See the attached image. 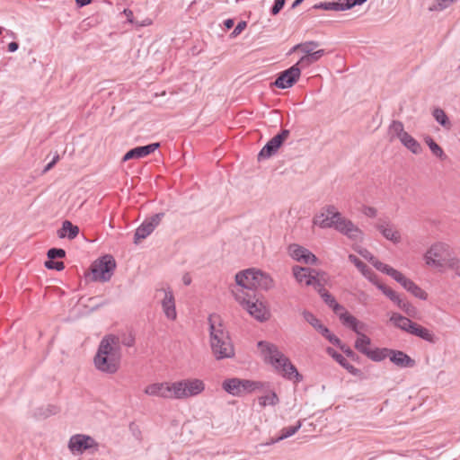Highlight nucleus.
Listing matches in <instances>:
<instances>
[{"instance_id":"f257e3e1","label":"nucleus","mask_w":460,"mask_h":460,"mask_svg":"<svg viewBox=\"0 0 460 460\" xmlns=\"http://www.w3.org/2000/svg\"><path fill=\"white\" fill-rule=\"evenodd\" d=\"M121 358L119 338L110 334L102 339L93 363L99 371L105 374H115L120 367Z\"/></svg>"},{"instance_id":"f03ea898","label":"nucleus","mask_w":460,"mask_h":460,"mask_svg":"<svg viewBox=\"0 0 460 460\" xmlns=\"http://www.w3.org/2000/svg\"><path fill=\"white\" fill-rule=\"evenodd\" d=\"M261 356L266 363L272 367L285 379L298 384L303 381V376L298 372L290 359L282 353L277 345L261 341L257 344Z\"/></svg>"},{"instance_id":"7ed1b4c3","label":"nucleus","mask_w":460,"mask_h":460,"mask_svg":"<svg viewBox=\"0 0 460 460\" xmlns=\"http://www.w3.org/2000/svg\"><path fill=\"white\" fill-rule=\"evenodd\" d=\"M208 323L210 346L215 358L218 360L233 358L234 356V345L219 316L210 315Z\"/></svg>"},{"instance_id":"20e7f679","label":"nucleus","mask_w":460,"mask_h":460,"mask_svg":"<svg viewBox=\"0 0 460 460\" xmlns=\"http://www.w3.org/2000/svg\"><path fill=\"white\" fill-rule=\"evenodd\" d=\"M426 264L436 268H453L456 259L449 245L443 243H437L430 246L424 255Z\"/></svg>"},{"instance_id":"39448f33","label":"nucleus","mask_w":460,"mask_h":460,"mask_svg":"<svg viewBox=\"0 0 460 460\" xmlns=\"http://www.w3.org/2000/svg\"><path fill=\"white\" fill-rule=\"evenodd\" d=\"M172 388L174 399L183 400L201 394L205 390V384L200 379L189 378L172 382Z\"/></svg>"},{"instance_id":"423d86ee","label":"nucleus","mask_w":460,"mask_h":460,"mask_svg":"<svg viewBox=\"0 0 460 460\" xmlns=\"http://www.w3.org/2000/svg\"><path fill=\"white\" fill-rule=\"evenodd\" d=\"M116 268L115 259L111 255H104L94 261L92 266V272L95 280L102 282L109 281Z\"/></svg>"},{"instance_id":"0eeeda50","label":"nucleus","mask_w":460,"mask_h":460,"mask_svg":"<svg viewBox=\"0 0 460 460\" xmlns=\"http://www.w3.org/2000/svg\"><path fill=\"white\" fill-rule=\"evenodd\" d=\"M290 132L288 129H282L274 136L258 154V161L265 160L275 155L283 142L288 137Z\"/></svg>"},{"instance_id":"6e6552de","label":"nucleus","mask_w":460,"mask_h":460,"mask_svg":"<svg viewBox=\"0 0 460 460\" xmlns=\"http://www.w3.org/2000/svg\"><path fill=\"white\" fill-rule=\"evenodd\" d=\"M334 217L336 219V224L334 228L346 235L351 240H358L362 238V231L350 220L346 219L341 216V214H334Z\"/></svg>"},{"instance_id":"1a4fd4ad","label":"nucleus","mask_w":460,"mask_h":460,"mask_svg":"<svg viewBox=\"0 0 460 460\" xmlns=\"http://www.w3.org/2000/svg\"><path fill=\"white\" fill-rule=\"evenodd\" d=\"M300 75V67L296 66L295 64L291 67L279 73L273 84L280 89L290 88L297 82Z\"/></svg>"},{"instance_id":"9d476101","label":"nucleus","mask_w":460,"mask_h":460,"mask_svg":"<svg viewBox=\"0 0 460 460\" xmlns=\"http://www.w3.org/2000/svg\"><path fill=\"white\" fill-rule=\"evenodd\" d=\"M164 213H157L146 219L136 230L134 243H137L140 240L146 238L155 227L160 224L164 217Z\"/></svg>"},{"instance_id":"9b49d317","label":"nucleus","mask_w":460,"mask_h":460,"mask_svg":"<svg viewBox=\"0 0 460 460\" xmlns=\"http://www.w3.org/2000/svg\"><path fill=\"white\" fill-rule=\"evenodd\" d=\"M160 293L164 294V297L161 301L162 308L166 318L174 321L177 317L175 299L171 288H158L156 289V296Z\"/></svg>"},{"instance_id":"f8f14e48","label":"nucleus","mask_w":460,"mask_h":460,"mask_svg":"<svg viewBox=\"0 0 460 460\" xmlns=\"http://www.w3.org/2000/svg\"><path fill=\"white\" fill-rule=\"evenodd\" d=\"M334 214L336 215L341 213L337 211L334 206H327L323 208L320 214L314 217L313 223L323 229L334 227L336 224L335 221L337 219L334 217Z\"/></svg>"},{"instance_id":"ddd939ff","label":"nucleus","mask_w":460,"mask_h":460,"mask_svg":"<svg viewBox=\"0 0 460 460\" xmlns=\"http://www.w3.org/2000/svg\"><path fill=\"white\" fill-rule=\"evenodd\" d=\"M96 446L97 443L92 437L83 434L73 435L68 442V448L73 453H83Z\"/></svg>"},{"instance_id":"4468645a","label":"nucleus","mask_w":460,"mask_h":460,"mask_svg":"<svg viewBox=\"0 0 460 460\" xmlns=\"http://www.w3.org/2000/svg\"><path fill=\"white\" fill-rule=\"evenodd\" d=\"M172 386V383L169 382L154 383L146 386L144 393L149 396L174 399Z\"/></svg>"},{"instance_id":"2eb2a0df","label":"nucleus","mask_w":460,"mask_h":460,"mask_svg":"<svg viewBox=\"0 0 460 460\" xmlns=\"http://www.w3.org/2000/svg\"><path fill=\"white\" fill-rule=\"evenodd\" d=\"M305 320L317 330L323 337H325L332 344H340V339L332 334L330 330L323 325L312 313L305 311L303 313Z\"/></svg>"},{"instance_id":"dca6fc26","label":"nucleus","mask_w":460,"mask_h":460,"mask_svg":"<svg viewBox=\"0 0 460 460\" xmlns=\"http://www.w3.org/2000/svg\"><path fill=\"white\" fill-rule=\"evenodd\" d=\"M288 252L294 260L305 264H315L317 261V258L314 253L308 249L296 243L288 246Z\"/></svg>"},{"instance_id":"f3484780","label":"nucleus","mask_w":460,"mask_h":460,"mask_svg":"<svg viewBox=\"0 0 460 460\" xmlns=\"http://www.w3.org/2000/svg\"><path fill=\"white\" fill-rule=\"evenodd\" d=\"M160 143H152L146 146H137L128 150L123 156L122 161L126 162L131 159H140L146 157L158 149Z\"/></svg>"},{"instance_id":"a211bd4d","label":"nucleus","mask_w":460,"mask_h":460,"mask_svg":"<svg viewBox=\"0 0 460 460\" xmlns=\"http://www.w3.org/2000/svg\"><path fill=\"white\" fill-rule=\"evenodd\" d=\"M389 359L401 368H411L416 365L415 360L402 350L390 349Z\"/></svg>"},{"instance_id":"6ab92c4d","label":"nucleus","mask_w":460,"mask_h":460,"mask_svg":"<svg viewBox=\"0 0 460 460\" xmlns=\"http://www.w3.org/2000/svg\"><path fill=\"white\" fill-rule=\"evenodd\" d=\"M244 308L252 316L260 322H263L269 318V312L267 311L265 305L259 302L256 297L255 299L248 301Z\"/></svg>"},{"instance_id":"aec40b11","label":"nucleus","mask_w":460,"mask_h":460,"mask_svg":"<svg viewBox=\"0 0 460 460\" xmlns=\"http://www.w3.org/2000/svg\"><path fill=\"white\" fill-rule=\"evenodd\" d=\"M376 228L385 239L393 242L394 243L401 242L400 232L394 227L390 221H380L376 225Z\"/></svg>"},{"instance_id":"412c9836","label":"nucleus","mask_w":460,"mask_h":460,"mask_svg":"<svg viewBox=\"0 0 460 460\" xmlns=\"http://www.w3.org/2000/svg\"><path fill=\"white\" fill-rule=\"evenodd\" d=\"M315 270L310 268H304L300 266L293 267V275L297 282L310 286L314 282V276L317 275Z\"/></svg>"},{"instance_id":"4be33fe9","label":"nucleus","mask_w":460,"mask_h":460,"mask_svg":"<svg viewBox=\"0 0 460 460\" xmlns=\"http://www.w3.org/2000/svg\"><path fill=\"white\" fill-rule=\"evenodd\" d=\"M253 279V268L244 270L235 275V281L237 286H241L251 291H254V284L252 282Z\"/></svg>"},{"instance_id":"5701e85b","label":"nucleus","mask_w":460,"mask_h":460,"mask_svg":"<svg viewBox=\"0 0 460 460\" xmlns=\"http://www.w3.org/2000/svg\"><path fill=\"white\" fill-rule=\"evenodd\" d=\"M231 292L236 301H238L243 307L247 305V302L255 299V291L247 290L246 288L235 285L232 288Z\"/></svg>"},{"instance_id":"b1692460","label":"nucleus","mask_w":460,"mask_h":460,"mask_svg":"<svg viewBox=\"0 0 460 460\" xmlns=\"http://www.w3.org/2000/svg\"><path fill=\"white\" fill-rule=\"evenodd\" d=\"M324 55V49L315 50L314 53L304 54V56L296 63V66L300 67L301 71L302 69L308 67L312 64L317 62Z\"/></svg>"},{"instance_id":"393cba45","label":"nucleus","mask_w":460,"mask_h":460,"mask_svg":"<svg viewBox=\"0 0 460 460\" xmlns=\"http://www.w3.org/2000/svg\"><path fill=\"white\" fill-rule=\"evenodd\" d=\"M390 321L399 329L405 331L409 333L411 332L412 328L414 327L415 323L409 318L402 316V314L398 313H394L391 317Z\"/></svg>"},{"instance_id":"a878e982","label":"nucleus","mask_w":460,"mask_h":460,"mask_svg":"<svg viewBox=\"0 0 460 460\" xmlns=\"http://www.w3.org/2000/svg\"><path fill=\"white\" fill-rule=\"evenodd\" d=\"M327 352L351 375L358 376L360 374V370L358 368H356L354 366L349 363L348 360L341 354L338 353L333 349L328 348Z\"/></svg>"},{"instance_id":"bb28decb","label":"nucleus","mask_w":460,"mask_h":460,"mask_svg":"<svg viewBox=\"0 0 460 460\" xmlns=\"http://www.w3.org/2000/svg\"><path fill=\"white\" fill-rule=\"evenodd\" d=\"M79 234V227L73 225L70 221L65 220L62 227L58 231L59 238H68L69 240L75 239Z\"/></svg>"},{"instance_id":"cd10ccee","label":"nucleus","mask_w":460,"mask_h":460,"mask_svg":"<svg viewBox=\"0 0 460 460\" xmlns=\"http://www.w3.org/2000/svg\"><path fill=\"white\" fill-rule=\"evenodd\" d=\"M379 271L393 278L402 288H404L406 286V282H408L410 280V279L406 278L402 272L392 268L391 266H389L387 264H386V266L379 265Z\"/></svg>"},{"instance_id":"c85d7f7f","label":"nucleus","mask_w":460,"mask_h":460,"mask_svg":"<svg viewBox=\"0 0 460 460\" xmlns=\"http://www.w3.org/2000/svg\"><path fill=\"white\" fill-rule=\"evenodd\" d=\"M379 271L393 278L402 288H404L406 286V282H408L410 280V279L406 278L402 272L392 268L391 266H389L387 264H386V266L379 265Z\"/></svg>"},{"instance_id":"c756f323","label":"nucleus","mask_w":460,"mask_h":460,"mask_svg":"<svg viewBox=\"0 0 460 460\" xmlns=\"http://www.w3.org/2000/svg\"><path fill=\"white\" fill-rule=\"evenodd\" d=\"M222 388L229 394L233 396H242L241 386L239 384V378H228L223 381Z\"/></svg>"},{"instance_id":"7c9ffc66","label":"nucleus","mask_w":460,"mask_h":460,"mask_svg":"<svg viewBox=\"0 0 460 460\" xmlns=\"http://www.w3.org/2000/svg\"><path fill=\"white\" fill-rule=\"evenodd\" d=\"M411 334L415 335V336H417L426 341H429L430 343H435L437 341V338L433 332H431L429 329H427L418 323H415Z\"/></svg>"},{"instance_id":"2f4dec72","label":"nucleus","mask_w":460,"mask_h":460,"mask_svg":"<svg viewBox=\"0 0 460 460\" xmlns=\"http://www.w3.org/2000/svg\"><path fill=\"white\" fill-rule=\"evenodd\" d=\"M313 9H323L326 11H345L349 10L346 7L345 0H338L335 2H323L316 4L313 6Z\"/></svg>"},{"instance_id":"473e14b6","label":"nucleus","mask_w":460,"mask_h":460,"mask_svg":"<svg viewBox=\"0 0 460 460\" xmlns=\"http://www.w3.org/2000/svg\"><path fill=\"white\" fill-rule=\"evenodd\" d=\"M301 426H302V422H301V420H298L296 425H295V426H289V427L283 428L281 429L280 436H279L276 438H272L270 442L267 443V445L275 444L277 442H279L285 438H288L293 436L295 433H296L299 430Z\"/></svg>"},{"instance_id":"72a5a7b5","label":"nucleus","mask_w":460,"mask_h":460,"mask_svg":"<svg viewBox=\"0 0 460 460\" xmlns=\"http://www.w3.org/2000/svg\"><path fill=\"white\" fill-rule=\"evenodd\" d=\"M239 384L241 386L242 396L244 395L245 394H249V393L254 392L256 390H260L264 386L263 383H261L260 381H252V380H248V379H240V378H239Z\"/></svg>"},{"instance_id":"f704fd0d","label":"nucleus","mask_w":460,"mask_h":460,"mask_svg":"<svg viewBox=\"0 0 460 460\" xmlns=\"http://www.w3.org/2000/svg\"><path fill=\"white\" fill-rule=\"evenodd\" d=\"M401 143L408 148L411 152L415 155H418L421 152V146L420 143L414 139L409 133L402 135V137L400 139Z\"/></svg>"},{"instance_id":"c9c22d12","label":"nucleus","mask_w":460,"mask_h":460,"mask_svg":"<svg viewBox=\"0 0 460 460\" xmlns=\"http://www.w3.org/2000/svg\"><path fill=\"white\" fill-rule=\"evenodd\" d=\"M390 349L387 348H376L374 349H369L367 352V357L375 362H380L389 358Z\"/></svg>"},{"instance_id":"e433bc0d","label":"nucleus","mask_w":460,"mask_h":460,"mask_svg":"<svg viewBox=\"0 0 460 460\" xmlns=\"http://www.w3.org/2000/svg\"><path fill=\"white\" fill-rule=\"evenodd\" d=\"M339 314L340 320L342 322L343 324L348 325L353 332L356 333H359V330L358 329V325L359 322L357 320L356 317L349 314L348 312L341 311Z\"/></svg>"},{"instance_id":"4c0bfd02","label":"nucleus","mask_w":460,"mask_h":460,"mask_svg":"<svg viewBox=\"0 0 460 460\" xmlns=\"http://www.w3.org/2000/svg\"><path fill=\"white\" fill-rule=\"evenodd\" d=\"M432 115H433L434 119H436V121L438 124H440L445 129H447V130L451 129L452 123L449 120L446 112L442 109H440V108L434 109L432 111Z\"/></svg>"},{"instance_id":"58836bf2","label":"nucleus","mask_w":460,"mask_h":460,"mask_svg":"<svg viewBox=\"0 0 460 460\" xmlns=\"http://www.w3.org/2000/svg\"><path fill=\"white\" fill-rule=\"evenodd\" d=\"M320 296L324 303L328 305L335 314H340L341 311H344V307L336 301L334 296L329 293V291H323Z\"/></svg>"},{"instance_id":"ea45409f","label":"nucleus","mask_w":460,"mask_h":460,"mask_svg":"<svg viewBox=\"0 0 460 460\" xmlns=\"http://www.w3.org/2000/svg\"><path fill=\"white\" fill-rule=\"evenodd\" d=\"M358 335V339L355 341V348L363 355H367V352L369 350V345L371 343V340L368 336L359 332L357 333Z\"/></svg>"},{"instance_id":"a19ab883","label":"nucleus","mask_w":460,"mask_h":460,"mask_svg":"<svg viewBox=\"0 0 460 460\" xmlns=\"http://www.w3.org/2000/svg\"><path fill=\"white\" fill-rule=\"evenodd\" d=\"M403 288L421 300H426L428 297L427 293L411 279L406 282V286Z\"/></svg>"},{"instance_id":"79ce46f5","label":"nucleus","mask_w":460,"mask_h":460,"mask_svg":"<svg viewBox=\"0 0 460 460\" xmlns=\"http://www.w3.org/2000/svg\"><path fill=\"white\" fill-rule=\"evenodd\" d=\"M407 132L404 131V127L402 122L399 120H394L389 126V134L391 136V140L394 137L401 139L402 135H405Z\"/></svg>"},{"instance_id":"37998d69","label":"nucleus","mask_w":460,"mask_h":460,"mask_svg":"<svg viewBox=\"0 0 460 460\" xmlns=\"http://www.w3.org/2000/svg\"><path fill=\"white\" fill-rule=\"evenodd\" d=\"M259 404L261 407H266L268 405L275 406L279 402V396L273 391H270L268 394L260 396L258 398Z\"/></svg>"},{"instance_id":"c03bdc74","label":"nucleus","mask_w":460,"mask_h":460,"mask_svg":"<svg viewBox=\"0 0 460 460\" xmlns=\"http://www.w3.org/2000/svg\"><path fill=\"white\" fill-rule=\"evenodd\" d=\"M425 142L435 156L438 157L440 160H445L447 158L443 149L430 137H427L425 138Z\"/></svg>"},{"instance_id":"a18cd8bd","label":"nucleus","mask_w":460,"mask_h":460,"mask_svg":"<svg viewBox=\"0 0 460 460\" xmlns=\"http://www.w3.org/2000/svg\"><path fill=\"white\" fill-rule=\"evenodd\" d=\"M376 286L378 289H380L383 292L384 295H385L390 300H392L396 305L398 304V301L402 299L399 296V295L389 287L384 284H377Z\"/></svg>"},{"instance_id":"49530a36","label":"nucleus","mask_w":460,"mask_h":460,"mask_svg":"<svg viewBox=\"0 0 460 460\" xmlns=\"http://www.w3.org/2000/svg\"><path fill=\"white\" fill-rule=\"evenodd\" d=\"M358 253L367 261H368L377 270H379V265L386 266L385 263L378 261L370 252L367 249H362L358 251Z\"/></svg>"},{"instance_id":"de8ad7c7","label":"nucleus","mask_w":460,"mask_h":460,"mask_svg":"<svg viewBox=\"0 0 460 460\" xmlns=\"http://www.w3.org/2000/svg\"><path fill=\"white\" fill-rule=\"evenodd\" d=\"M259 279L260 283L258 288L268 290L273 287V279L269 274L261 271V275H259Z\"/></svg>"},{"instance_id":"09e8293b","label":"nucleus","mask_w":460,"mask_h":460,"mask_svg":"<svg viewBox=\"0 0 460 460\" xmlns=\"http://www.w3.org/2000/svg\"><path fill=\"white\" fill-rule=\"evenodd\" d=\"M398 307L403 310L410 317H414L417 314V309L411 303L401 299L397 304Z\"/></svg>"},{"instance_id":"8fccbe9b","label":"nucleus","mask_w":460,"mask_h":460,"mask_svg":"<svg viewBox=\"0 0 460 460\" xmlns=\"http://www.w3.org/2000/svg\"><path fill=\"white\" fill-rule=\"evenodd\" d=\"M334 345L339 347L343 351V353L348 358H349L351 360L356 361V362L359 361L358 355H357L349 346L342 343L341 340H340V344H334Z\"/></svg>"},{"instance_id":"3c124183","label":"nucleus","mask_w":460,"mask_h":460,"mask_svg":"<svg viewBox=\"0 0 460 460\" xmlns=\"http://www.w3.org/2000/svg\"><path fill=\"white\" fill-rule=\"evenodd\" d=\"M455 0H437L429 7V11H442L452 4Z\"/></svg>"},{"instance_id":"603ef678","label":"nucleus","mask_w":460,"mask_h":460,"mask_svg":"<svg viewBox=\"0 0 460 460\" xmlns=\"http://www.w3.org/2000/svg\"><path fill=\"white\" fill-rule=\"evenodd\" d=\"M48 260L62 259L66 256V251L61 248H51L47 252Z\"/></svg>"},{"instance_id":"864d4df0","label":"nucleus","mask_w":460,"mask_h":460,"mask_svg":"<svg viewBox=\"0 0 460 460\" xmlns=\"http://www.w3.org/2000/svg\"><path fill=\"white\" fill-rule=\"evenodd\" d=\"M349 261L353 263L364 275H366V272L367 271V266L360 261L356 255L349 254Z\"/></svg>"},{"instance_id":"5fc2aeb1","label":"nucleus","mask_w":460,"mask_h":460,"mask_svg":"<svg viewBox=\"0 0 460 460\" xmlns=\"http://www.w3.org/2000/svg\"><path fill=\"white\" fill-rule=\"evenodd\" d=\"M319 46L317 41H306L302 43V52L304 54L314 53V49Z\"/></svg>"},{"instance_id":"6e6d98bb","label":"nucleus","mask_w":460,"mask_h":460,"mask_svg":"<svg viewBox=\"0 0 460 460\" xmlns=\"http://www.w3.org/2000/svg\"><path fill=\"white\" fill-rule=\"evenodd\" d=\"M44 266L49 270H62L65 268L63 261H55L54 260H48L44 262Z\"/></svg>"},{"instance_id":"4d7b16f0","label":"nucleus","mask_w":460,"mask_h":460,"mask_svg":"<svg viewBox=\"0 0 460 460\" xmlns=\"http://www.w3.org/2000/svg\"><path fill=\"white\" fill-rule=\"evenodd\" d=\"M285 4V0H275L274 4L270 9V13L272 15H277L280 10L283 8Z\"/></svg>"},{"instance_id":"13d9d810","label":"nucleus","mask_w":460,"mask_h":460,"mask_svg":"<svg viewBox=\"0 0 460 460\" xmlns=\"http://www.w3.org/2000/svg\"><path fill=\"white\" fill-rule=\"evenodd\" d=\"M247 26V23L246 22H240L237 23V25L235 26V28L234 29V31H232V35L234 37H236L237 35H239Z\"/></svg>"},{"instance_id":"bf43d9fd","label":"nucleus","mask_w":460,"mask_h":460,"mask_svg":"<svg viewBox=\"0 0 460 460\" xmlns=\"http://www.w3.org/2000/svg\"><path fill=\"white\" fill-rule=\"evenodd\" d=\"M59 411L58 408L56 406V405H48V407L46 408L44 413H43V416L45 418L49 417V416H51V415H55L57 414L58 412Z\"/></svg>"},{"instance_id":"052dcab7","label":"nucleus","mask_w":460,"mask_h":460,"mask_svg":"<svg viewBox=\"0 0 460 460\" xmlns=\"http://www.w3.org/2000/svg\"><path fill=\"white\" fill-rule=\"evenodd\" d=\"M362 211L368 217H376L377 214V210L375 208L368 206H365Z\"/></svg>"},{"instance_id":"680f3d73","label":"nucleus","mask_w":460,"mask_h":460,"mask_svg":"<svg viewBox=\"0 0 460 460\" xmlns=\"http://www.w3.org/2000/svg\"><path fill=\"white\" fill-rule=\"evenodd\" d=\"M310 286H313L320 295L323 293V291L326 290L323 285L321 283L320 279L316 278V275L314 276V282L312 283Z\"/></svg>"},{"instance_id":"e2e57ef3","label":"nucleus","mask_w":460,"mask_h":460,"mask_svg":"<svg viewBox=\"0 0 460 460\" xmlns=\"http://www.w3.org/2000/svg\"><path fill=\"white\" fill-rule=\"evenodd\" d=\"M367 1V0H345V3H346V7H348V9L349 10L352 7H354L355 5H360Z\"/></svg>"},{"instance_id":"0e129e2a","label":"nucleus","mask_w":460,"mask_h":460,"mask_svg":"<svg viewBox=\"0 0 460 460\" xmlns=\"http://www.w3.org/2000/svg\"><path fill=\"white\" fill-rule=\"evenodd\" d=\"M261 270H256L253 268L254 279L252 282L254 284V291L259 288L260 279L259 275H261Z\"/></svg>"},{"instance_id":"69168bd1","label":"nucleus","mask_w":460,"mask_h":460,"mask_svg":"<svg viewBox=\"0 0 460 460\" xmlns=\"http://www.w3.org/2000/svg\"><path fill=\"white\" fill-rule=\"evenodd\" d=\"M135 343V339L132 336L127 337L120 341V345L132 347Z\"/></svg>"},{"instance_id":"338daca9","label":"nucleus","mask_w":460,"mask_h":460,"mask_svg":"<svg viewBox=\"0 0 460 460\" xmlns=\"http://www.w3.org/2000/svg\"><path fill=\"white\" fill-rule=\"evenodd\" d=\"M123 13L126 15L127 20L129 23H133V12L130 9H124Z\"/></svg>"},{"instance_id":"774afa93","label":"nucleus","mask_w":460,"mask_h":460,"mask_svg":"<svg viewBox=\"0 0 460 460\" xmlns=\"http://www.w3.org/2000/svg\"><path fill=\"white\" fill-rule=\"evenodd\" d=\"M19 49V44L15 41H12L8 44V51L15 52Z\"/></svg>"}]
</instances>
